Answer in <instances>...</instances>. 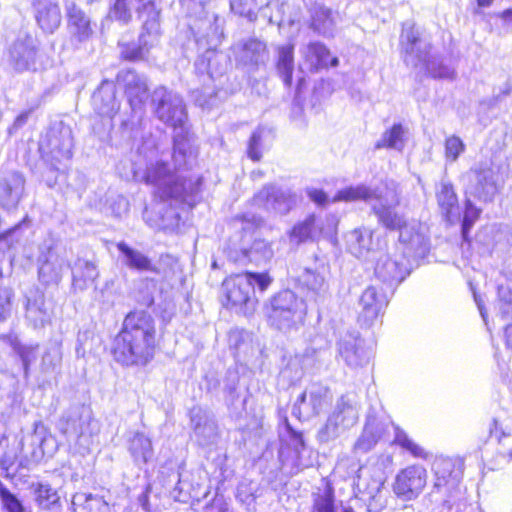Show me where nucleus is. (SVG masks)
<instances>
[{"instance_id": "41", "label": "nucleus", "mask_w": 512, "mask_h": 512, "mask_svg": "<svg viewBox=\"0 0 512 512\" xmlns=\"http://www.w3.org/2000/svg\"><path fill=\"white\" fill-rule=\"evenodd\" d=\"M308 198L317 206L323 207L332 202L327 193L322 189L312 188L307 190Z\"/></svg>"}, {"instance_id": "42", "label": "nucleus", "mask_w": 512, "mask_h": 512, "mask_svg": "<svg viewBox=\"0 0 512 512\" xmlns=\"http://www.w3.org/2000/svg\"><path fill=\"white\" fill-rule=\"evenodd\" d=\"M208 493V489L206 486L197 484L196 488H193L191 491L188 492V496L181 499L182 502H190L195 503L199 502L203 497H205Z\"/></svg>"}, {"instance_id": "28", "label": "nucleus", "mask_w": 512, "mask_h": 512, "mask_svg": "<svg viewBox=\"0 0 512 512\" xmlns=\"http://www.w3.org/2000/svg\"><path fill=\"white\" fill-rule=\"evenodd\" d=\"M466 145L459 136L451 135L444 141V156L446 160L455 162L464 153Z\"/></svg>"}, {"instance_id": "50", "label": "nucleus", "mask_w": 512, "mask_h": 512, "mask_svg": "<svg viewBox=\"0 0 512 512\" xmlns=\"http://www.w3.org/2000/svg\"><path fill=\"white\" fill-rule=\"evenodd\" d=\"M495 0H476V5L478 9H484L490 7Z\"/></svg>"}, {"instance_id": "27", "label": "nucleus", "mask_w": 512, "mask_h": 512, "mask_svg": "<svg viewBox=\"0 0 512 512\" xmlns=\"http://www.w3.org/2000/svg\"><path fill=\"white\" fill-rule=\"evenodd\" d=\"M264 133V129H256L251 133L247 142V156L253 162H259L262 159V143L264 139Z\"/></svg>"}, {"instance_id": "14", "label": "nucleus", "mask_w": 512, "mask_h": 512, "mask_svg": "<svg viewBox=\"0 0 512 512\" xmlns=\"http://www.w3.org/2000/svg\"><path fill=\"white\" fill-rule=\"evenodd\" d=\"M436 200L444 220L448 223H453L459 206L458 196L453 185L451 183H442L440 190L436 193Z\"/></svg>"}, {"instance_id": "12", "label": "nucleus", "mask_w": 512, "mask_h": 512, "mask_svg": "<svg viewBox=\"0 0 512 512\" xmlns=\"http://www.w3.org/2000/svg\"><path fill=\"white\" fill-rule=\"evenodd\" d=\"M116 246L126 258V265L130 269L138 272L160 273L159 268L152 263L151 259L140 251L128 246L125 242H119Z\"/></svg>"}, {"instance_id": "34", "label": "nucleus", "mask_w": 512, "mask_h": 512, "mask_svg": "<svg viewBox=\"0 0 512 512\" xmlns=\"http://www.w3.org/2000/svg\"><path fill=\"white\" fill-rule=\"evenodd\" d=\"M400 42L406 53L413 51L414 47L420 42V35L414 24L403 25Z\"/></svg>"}, {"instance_id": "45", "label": "nucleus", "mask_w": 512, "mask_h": 512, "mask_svg": "<svg viewBox=\"0 0 512 512\" xmlns=\"http://www.w3.org/2000/svg\"><path fill=\"white\" fill-rule=\"evenodd\" d=\"M151 492H152V486L148 484L145 486L143 492L138 497V501H139L140 505L146 511L151 510V506L149 503V497H150Z\"/></svg>"}, {"instance_id": "16", "label": "nucleus", "mask_w": 512, "mask_h": 512, "mask_svg": "<svg viewBox=\"0 0 512 512\" xmlns=\"http://www.w3.org/2000/svg\"><path fill=\"white\" fill-rule=\"evenodd\" d=\"M375 190L366 185L348 186L337 191L331 201L334 202H369L371 200H379Z\"/></svg>"}, {"instance_id": "9", "label": "nucleus", "mask_w": 512, "mask_h": 512, "mask_svg": "<svg viewBox=\"0 0 512 512\" xmlns=\"http://www.w3.org/2000/svg\"><path fill=\"white\" fill-rule=\"evenodd\" d=\"M305 61L309 64L310 72H319L336 67L339 60L332 55L329 48L322 42H311L307 45Z\"/></svg>"}, {"instance_id": "10", "label": "nucleus", "mask_w": 512, "mask_h": 512, "mask_svg": "<svg viewBox=\"0 0 512 512\" xmlns=\"http://www.w3.org/2000/svg\"><path fill=\"white\" fill-rule=\"evenodd\" d=\"M372 212L378 223L387 231L402 233L408 229V221L390 205L373 206Z\"/></svg>"}, {"instance_id": "20", "label": "nucleus", "mask_w": 512, "mask_h": 512, "mask_svg": "<svg viewBox=\"0 0 512 512\" xmlns=\"http://www.w3.org/2000/svg\"><path fill=\"white\" fill-rule=\"evenodd\" d=\"M404 141V129L400 123L393 124L388 130H386L376 144V149L388 148V149H400Z\"/></svg>"}, {"instance_id": "6", "label": "nucleus", "mask_w": 512, "mask_h": 512, "mask_svg": "<svg viewBox=\"0 0 512 512\" xmlns=\"http://www.w3.org/2000/svg\"><path fill=\"white\" fill-rule=\"evenodd\" d=\"M359 304L361 308L358 322L362 327L368 328L382 322L388 300L384 294L378 292L376 287L369 286L362 292Z\"/></svg>"}, {"instance_id": "37", "label": "nucleus", "mask_w": 512, "mask_h": 512, "mask_svg": "<svg viewBox=\"0 0 512 512\" xmlns=\"http://www.w3.org/2000/svg\"><path fill=\"white\" fill-rule=\"evenodd\" d=\"M21 467L20 464H17V455H11L9 453H4L0 458V468L3 472L4 478L8 480H13L16 477V474Z\"/></svg>"}, {"instance_id": "25", "label": "nucleus", "mask_w": 512, "mask_h": 512, "mask_svg": "<svg viewBox=\"0 0 512 512\" xmlns=\"http://www.w3.org/2000/svg\"><path fill=\"white\" fill-rule=\"evenodd\" d=\"M177 110V107L166 99L159 100L155 108L157 117L166 125L173 128H177L182 125V121L175 117Z\"/></svg>"}, {"instance_id": "19", "label": "nucleus", "mask_w": 512, "mask_h": 512, "mask_svg": "<svg viewBox=\"0 0 512 512\" xmlns=\"http://www.w3.org/2000/svg\"><path fill=\"white\" fill-rule=\"evenodd\" d=\"M74 512H113L112 506L101 496L82 494L80 502H73Z\"/></svg>"}, {"instance_id": "23", "label": "nucleus", "mask_w": 512, "mask_h": 512, "mask_svg": "<svg viewBox=\"0 0 512 512\" xmlns=\"http://www.w3.org/2000/svg\"><path fill=\"white\" fill-rule=\"evenodd\" d=\"M311 512H337L335 494L331 487L314 495Z\"/></svg>"}, {"instance_id": "15", "label": "nucleus", "mask_w": 512, "mask_h": 512, "mask_svg": "<svg viewBox=\"0 0 512 512\" xmlns=\"http://www.w3.org/2000/svg\"><path fill=\"white\" fill-rule=\"evenodd\" d=\"M316 220V215L310 213L303 220L296 222L288 231L289 239L297 245L315 241Z\"/></svg>"}, {"instance_id": "5", "label": "nucleus", "mask_w": 512, "mask_h": 512, "mask_svg": "<svg viewBox=\"0 0 512 512\" xmlns=\"http://www.w3.org/2000/svg\"><path fill=\"white\" fill-rule=\"evenodd\" d=\"M431 470L434 477V487L437 490L456 487L464 473V459L460 456H436Z\"/></svg>"}, {"instance_id": "39", "label": "nucleus", "mask_w": 512, "mask_h": 512, "mask_svg": "<svg viewBox=\"0 0 512 512\" xmlns=\"http://www.w3.org/2000/svg\"><path fill=\"white\" fill-rule=\"evenodd\" d=\"M38 348V345L35 346H26L21 344L15 352L19 356L22 361L23 369L25 372L29 370L31 360L34 358V352Z\"/></svg>"}, {"instance_id": "32", "label": "nucleus", "mask_w": 512, "mask_h": 512, "mask_svg": "<svg viewBox=\"0 0 512 512\" xmlns=\"http://www.w3.org/2000/svg\"><path fill=\"white\" fill-rule=\"evenodd\" d=\"M0 499L7 512H25L21 501L0 481Z\"/></svg>"}, {"instance_id": "52", "label": "nucleus", "mask_w": 512, "mask_h": 512, "mask_svg": "<svg viewBox=\"0 0 512 512\" xmlns=\"http://www.w3.org/2000/svg\"><path fill=\"white\" fill-rule=\"evenodd\" d=\"M250 254H251V249H249V248L240 250V255L244 258H247L248 260H250Z\"/></svg>"}, {"instance_id": "2", "label": "nucleus", "mask_w": 512, "mask_h": 512, "mask_svg": "<svg viewBox=\"0 0 512 512\" xmlns=\"http://www.w3.org/2000/svg\"><path fill=\"white\" fill-rule=\"evenodd\" d=\"M274 279L270 272L244 270L226 276L222 283V305L225 309L234 310L249 317L258 306L259 300L255 296V286L263 293L272 285Z\"/></svg>"}, {"instance_id": "31", "label": "nucleus", "mask_w": 512, "mask_h": 512, "mask_svg": "<svg viewBox=\"0 0 512 512\" xmlns=\"http://www.w3.org/2000/svg\"><path fill=\"white\" fill-rule=\"evenodd\" d=\"M137 8L136 13L139 17H146L147 20L158 22L161 14V9L158 7L156 0H134Z\"/></svg>"}, {"instance_id": "36", "label": "nucleus", "mask_w": 512, "mask_h": 512, "mask_svg": "<svg viewBox=\"0 0 512 512\" xmlns=\"http://www.w3.org/2000/svg\"><path fill=\"white\" fill-rule=\"evenodd\" d=\"M427 73L430 78L437 80H453L456 77L454 69L443 62L429 64Z\"/></svg>"}, {"instance_id": "44", "label": "nucleus", "mask_w": 512, "mask_h": 512, "mask_svg": "<svg viewBox=\"0 0 512 512\" xmlns=\"http://www.w3.org/2000/svg\"><path fill=\"white\" fill-rule=\"evenodd\" d=\"M264 48H265V45L257 39H249L242 46V49L244 51L250 52V53H259V51Z\"/></svg>"}, {"instance_id": "3", "label": "nucleus", "mask_w": 512, "mask_h": 512, "mask_svg": "<svg viewBox=\"0 0 512 512\" xmlns=\"http://www.w3.org/2000/svg\"><path fill=\"white\" fill-rule=\"evenodd\" d=\"M305 302L292 290H280L265 305V316L270 327L279 331L296 330L305 323Z\"/></svg>"}, {"instance_id": "13", "label": "nucleus", "mask_w": 512, "mask_h": 512, "mask_svg": "<svg viewBox=\"0 0 512 512\" xmlns=\"http://www.w3.org/2000/svg\"><path fill=\"white\" fill-rule=\"evenodd\" d=\"M34 500L39 508L55 510L61 507V497L57 489L49 483L37 482L31 485Z\"/></svg>"}, {"instance_id": "54", "label": "nucleus", "mask_w": 512, "mask_h": 512, "mask_svg": "<svg viewBox=\"0 0 512 512\" xmlns=\"http://www.w3.org/2000/svg\"><path fill=\"white\" fill-rule=\"evenodd\" d=\"M305 400H306V392H302V393L299 395V397H298V401H299L300 403H303V402H305Z\"/></svg>"}, {"instance_id": "33", "label": "nucleus", "mask_w": 512, "mask_h": 512, "mask_svg": "<svg viewBox=\"0 0 512 512\" xmlns=\"http://www.w3.org/2000/svg\"><path fill=\"white\" fill-rule=\"evenodd\" d=\"M168 176H170L168 164L165 162H157L147 169L143 179L146 184L155 185Z\"/></svg>"}, {"instance_id": "7", "label": "nucleus", "mask_w": 512, "mask_h": 512, "mask_svg": "<svg viewBox=\"0 0 512 512\" xmlns=\"http://www.w3.org/2000/svg\"><path fill=\"white\" fill-rule=\"evenodd\" d=\"M409 274V270L403 259H396L386 256L377 261L375 266V277L383 284L397 285Z\"/></svg>"}, {"instance_id": "53", "label": "nucleus", "mask_w": 512, "mask_h": 512, "mask_svg": "<svg viewBox=\"0 0 512 512\" xmlns=\"http://www.w3.org/2000/svg\"><path fill=\"white\" fill-rule=\"evenodd\" d=\"M39 153H40L41 158L45 157L46 153L44 151V147H43V143L42 142L39 144Z\"/></svg>"}, {"instance_id": "35", "label": "nucleus", "mask_w": 512, "mask_h": 512, "mask_svg": "<svg viewBox=\"0 0 512 512\" xmlns=\"http://www.w3.org/2000/svg\"><path fill=\"white\" fill-rule=\"evenodd\" d=\"M147 48L144 45H132L125 43L122 45L120 59L126 62H138L145 59Z\"/></svg>"}, {"instance_id": "18", "label": "nucleus", "mask_w": 512, "mask_h": 512, "mask_svg": "<svg viewBox=\"0 0 512 512\" xmlns=\"http://www.w3.org/2000/svg\"><path fill=\"white\" fill-rule=\"evenodd\" d=\"M36 21L40 28L47 32H54L61 23V12L57 3H49L37 10Z\"/></svg>"}, {"instance_id": "24", "label": "nucleus", "mask_w": 512, "mask_h": 512, "mask_svg": "<svg viewBox=\"0 0 512 512\" xmlns=\"http://www.w3.org/2000/svg\"><path fill=\"white\" fill-rule=\"evenodd\" d=\"M334 24L332 10L326 7L315 8L311 14L309 27L315 32H323Z\"/></svg>"}, {"instance_id": "47", "label": "nucleus", "mask_w": 512, "mask_h": 512, "mask_svg": "<svg viewBox=\"0 0 512 512\" xmlns=\"http://www.w3.org/2000/svg\"><path fill=\"white\" fill-rule=\"evenodd\" d=\"M234 221L240 222L242 224H244V223L249 224L250 223V224H252L255 227H258L261 224V219L249 218L246 214H238V215H236L234 217Z\"/></svg>"}, {"instance_id": "30", "label": "nucleus", "mask_w": 512, "mask_h": 512, "mask_svg": "<svg viewBox=\"0 0 512 512\" xmlns=\"http://www.w3.org/2000/svg\"><path fill=\"white\" fill-rule=\"evenodd\" d=\"M481 209L476 207L471 201L465 202V212L462 220V237L469 240V232L474 223L480 218Z\"/></svg>"}, {"instance_id": "1", "label": "nucleus", "mask_w": 512, "mask_h": 512, "mask_svg": "<svg viewBox=\"0 0 512 512\" xmlns=\"http://www.w3.org/2000/svg\"><path fill=\"white\" fill-rule=\"evenodd\" d=\"M159 350L156 322L145 310L128 312L110 346L112 359L122 367H145Z\"/></svg>"}, {"instance_id": "57", "label": "nucleus", "mask_w": 512, "mask_h": 512, "mask_svg": "<svg viewBox=\"0 0 512 512\" xmlns=\"http://www.w3.org/2000/svg\"><path fill=\"white\" fill-rule=\"evenodd\" d=\"M3 277H4V272H3L2 266L0 265V280H2Z\"/></svg>"}, {"instance_id": "48", "label": "nucleus", "mask_w": 512, "mask_h": 512, "mask_svg": "<svg viewBox=\"0 0 512 512\" xmlns=\"http://www.w3.org/2000/svg\"><path fill=\"white\" fill-rule=\"evenodd\" d=\"M504 342L506 347L512 351V323L504 327Z\"/></svg>"}, {"instance_id": "21", "label": "nucleus", "mask_w": 512, "mask_h": 512, "mask_svg": "<svg viewBox=\"0 0 512 512\" xmlns=\"http://www.w3.org/2000/svg\"><path fill=\"white\" fill-rule=\"evenodd\" d=\"M25 179L19 172H13L11 178L0 180V203L5 205L13 198L17 189L24 186Z\"/></svg>"}, {"instance_id": "55", "label": "nucleus", "mask_w": 512, "mask_h": 512, "mask_svg": "<svg viewBox=\"0 0 512 512\" xmlns=\"http://www.w3.org/2000/svg\"><path fill=\"white\" fill-rule=\"evenodd\" d=\"M341 512H355L351 506H346L342 508Z\"/></svg>"}, {"instance_id": "22", "label": "nucleus", "mask_w": 512, "mask_h": 512, "mask_svg": "<svg viewBox=\"0 0 512 512\" xmlns=\"http://www.w3.org/2000/svg\"><path fill=\"white\" fill-rule=\"evenodd\" d=\"M96 267L91 262H84L73 274L72 285L75 289L83 290L97 277Z\"/></svg>"}, {"instance_id": "40", "label": "nucleus", "mask_w": 512, "mask_h": 512, "mask_svg": "<svg viewBox=\"0 0 512 512\" xmlns=\"http://www.w3.org/2000/svg\"><path fill=\"white\" fill-rule=\"evenodd\" d=\"M286 431L294 441L293 449L296 454H300L306 447L303 433L295 430L289 423L286 424Z\"/></svg>"}, {"instance_id": "46", "label": "nucleus", "mask_w": 512, "mask_h": 512, "mask_svg": "<svg viewBox=\"0 0 512 512\" xmlns=\"http://www.w3.org/2000/svg\"><path fill=\"white\" fill-rule=\"evenodd\" d=\"M0 340L8 343L14 351L22 344L18 336L12 333L1 334Z\"/></svg>"}, {"instance_id": "11", "label": "nucleus", "mask_w": 512, "mask_h": 512, "mask_svg": "<svg viewBox=\"0 0 512 512\" xmlns=\"http://www.w3.org/2000/svg\"><path fill=\"white\" fill-rule=\"evenodd\" d=\"M294 44L288 43L277 47L275 68L284 85L290 88L294 73Z\"/></svg>"}, {"instance_id": "38", "label": "nucleus", "mask_w": 512, "mask_h": 512, "mask_svg": "<svg viewBox=\"0 0 512 512\" xmlns=\"http://www.w3.org/2000/svg\"><path fill=\"white\" fill-rule=\"evenodd\" d=\"M14 293L10 287H0V322L11 312Z\"/></svg>"}, {"instance_id": "56", "label": "nucleus", "mask_w": 512, "mask_h": 512, "mask_svg": "<svg viewBox=\"0 0 512 512\" xmlns=\"http://www.w3.org/2000/svg\"><path fill=\"white\" fill-rule=\"evenodd\" d=\"M498 424H499V422H498V420H497V419H493V420H492V425H493L495 428H497Z\"/></svg>"}, {"instance_id": "51", "label": "nucleus", "mask_w": 512, "mask_h": 512, "mask_svg": "<svg viewBox=\"0 0 512 512\" xmlns=\"http://www.w3.org/2000/svg\"><path fill=\"white\" fill-rule=\"evenodd\" d=\"M18 226H15L13 228L7 229L0 233V242L6 240L16 229Z\"/></svg>"}, {"instance_id": "26", "label": "nucleus", "mask_w": 512, "mask_h": 512, "mask_svg": "<svg viewBox=\"0 0 512 512\" xmlns=\"http://www.w3.org/2000/svg\"><path fill=\"white\" fill-rule=\"evenodd\" d=\"M134 0H113L108 15L111 19L128 24L132 20V3Z\"/></svg>"}, {"instance_id": "58", "label": "nucleus", "mask_w": 512, "mask_h": 512, "mask_svg": "<svg viewBox=\"0 0 512 512\" xmlns=\"http://www.w3.org/2000/svg\"><path fill=\"white\" fill-rule=\"evenodd\" d=\"M46 141H47V144H49L50 143V138L47 137Z\"/></svg>"}, {"instance_id": "49", "label": "nucleus", "mask_w": 512, "mask_h": 512, "mask_svg": "<svg viewBox=\"0 0 512 512\" xmlns=\"http://www.w3.org/2000/svg\"><path fill=\"white\" fill-rule=\"evenodd\" d=\"M505 24H512V8L504 9L496 15Z\"/></svg>"}, {"instance_id": "43", "label": "nucleus", "mask_w": 512, "mask_h": 512, "mask_svg": "<svg viewBox=\"0 0 512 512\" xmlns=\"http://www.w3.org/2000/svg\"><path fill=\"white\" fill-rule=\"evenodd\" d=\"M139 442H140V446L142 448V452L141 454H139V452L137 451L136 448L133 449V452L132 454L136 457H141L142 461L144 463H147L151 457H152V445H151V442L147 439H143V438H140L139 439Z\"/></svg>"}, {"instance_id": "8", "label": "nucleus", "mask_w": 512, "mask_h": 512, "mask_svg": "<svg viewBox=\"0 0 512 512\" xmlns=\"http://www.w3.org/2000/svg\"><path fill=\"white\" fill-rule=\"evenodd\" d=\"M67 26L77 42H85L93 35V28L86 13L75 3H71L66 10Z\"/></svg>"}, {"instance_id": "17", "label": "nucleus", "mask_w": 512, "mask_h": 512, "mask_svg": "<svg viewBox=\"0 0 512 512\" xmlns=\"http://www.w3.org/2000/svg\"><path fill=\"white\" fill-rule=\"evenodd\" d=\"M259 491V485L253 481L244 480L238 483L235 497L244 512L256 511Z\"/></svg>"}, {"instance_id": "29", "label": "nucleus", "mask_w": 512, "mask_h": 512, "mask_svg": "<svg viewBox=\"0 0 512 512\" xmlns=\"http://www.w3.org/2000/svg\"><path fill=\"white\" fill-rule=\"evenodd\" d=\"M395 443L402 449L408 451L413 458L421 460H427L429 458V452L407 435L397 436Z\"/></svg>"}, {"instance_id": "4", "label": "nucleus", "mask_w": 512, "mask_h": 512, "mask_svg": "<svg viewBox=\"0 0 512 512\" xmlns=\"http://www.w3.org/2000/svg\"><path fill=\"white\" fill-rule=\"evenodd\" d=\"M427 485V471L418 464H411L400 469L392 483L394 495L403 501L418 498Z\"/></svg>"}]
</instances>
